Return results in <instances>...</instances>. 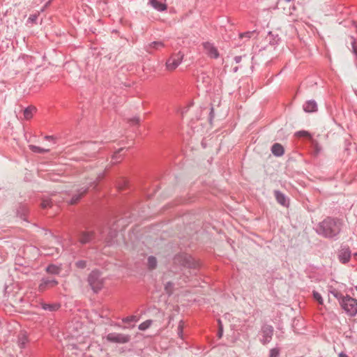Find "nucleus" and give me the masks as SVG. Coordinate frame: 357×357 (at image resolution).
I'll return each mask as SVG.
<instances>
[{
    "label": "nucleus",
    "instance_id": "f257e3e1",
    "mask_svg": "<svg viewBox=\"0 0 357 357\" xmlns=\"http://www.w3.org/2000/svg\"><path fill=\"white\" fill-rule=\"evenodd\" d=\"M342 221L340 219L326 217L315 227V231L319 236L326 238L336 240L342 231Z\"/></svg>",
    "mask_w": 357,
    "mask_h": 357
},
{
    "label": "nucleus",
    "instance_id": "f03ea898",
    "mask_svg": "<svg viewBox=\"0 0 357 357\" xmlns=\"http://www.w3.org/2000/svg\"><path fill=\"white\" fill-rule=\"evenodd\" d=\"M331 293L336 298L341 307L350 317L357 314V300L347 295L344 296L337 290L331 291Z\"/></svg>",
    "mask_w": 357,
    "mask_h": 357
},
{
    "label": "nucleus",
    "instance_id": "7ed1b4c3",
    "mask_svg": "<svg viewBox=\"0 0 357 357\" xmlns=\"http://www.w3.org/2000/svg\"><path fill=\"white\" fill-rule=\"evenodd\" d=\"M174 264L194 270L199 267V263L191 255L186 253L176 255L174 257Z\"/></svg>",
    "mask_w": 357,
    "mask_h": 357
},
{
    "label": "nucleus",
    "instance_id": "20e7f679",
    "mask_svg": "<svg viewBox=\"0 0 357 357\" xmlns=\"http://www.w3.org/2000/svg\"><path fill=\"white\" fill-rule=\"evenodd\" d=\"M183 56L181 52L173 54L166 61V68L170 71L175 70L181 63Z\"/></svg>",
    "mask_w": 357,
    "mask_h": 357
},
{
    "label": "nucleus",
    "instance_id": "39448f33",
    "mask_svg": "<svg viewBox=\"0 0 357 357\" xmlns=\"http://www.w3.org/2000/svg\"><path fill=\"white\" fill-rule=\"evenodd\" d=\"M98 271H93L88 277V282L94 292L97 293L102 288V281Z\"/></svg>",
    "mask_w": 357,
    "mask_h": 357
},
{
    "label": "nucleus",
    "instance_id": "423d86ee",
    "mask_svg": "<svg viewBox=\"0 0 357 357\" xmlns=\"http://www.w3.org/2000/svg\"><path fill=\"white\" fill-rule=\"evenodd\" d=\"M261 338L260 342L262 344L266 345L268 344L273 335L274 328L271 325L264 324L261 328Z\"/></svg>",
    "mask_w": 357,
    "mask_h": 357
},
{
    "label": "nucleus",
    "instance_id": "0eeeda50",
    "mask_svg": "<svg viewBox=\"0 0 357 357\" xmlns=\"http://www.w3.org/2000/svg\"><path fill=\"white\" fill-rule=\"evenodd\" d=\"M106 339L109 342L125 344L130 340V335L118 333H110L107 334Z\"/></svg>",
    "mask_w": 357,
    "mask_h": 357
},
{
    "label": "nucleus",
    "instance_id": "6e6552de",
    "mask_svg": "<svg viewBox=\"0 0 357 357\" xmlns=\"http://www.w3.org/2000/svg\"><path fill=\"white\" fill-rule=\"evenodd\" d=\"M97 185L96 181L90 182L87 186H84L77 190L76 194H75L70 199L69 203L70 204H75L81 199V197L89 190L90 188H95Z\"/></svg>",
    "mask_w": 357,
    "mask_h": 357
},
{
    "label": "nucleus",
    "instance_id": "1a4fd4ad",
    "mask_svg": "<svg viewBox=\"0 0 357 357\" xmlns=\"http://www.w3.org/2000/svg\"><path fill=\"white\" fill-rule=\"evenodd\" d=\"M58 283V281L53 278L43 277L40 280V282L38 285V290L39 291L43 292L49 288L56 286Z\"/></svg>",
    "mask_w": 357,
    "mask_h": 357
},
{
    "label": "nucleus",
    "instance_id": "9d476101",
    "mask_svg": "<svg viewBox=\"0 0 357 357\" xmlns=\"http://www.w3.org/2000/svg\"><path fill=\"white\" fill-rule=\"evenodd\" d=\"M204 50L207 54L211 59H218L220 56L218 49L214 45L209 42H205L203 43Z\"/></svg>",
    "mask_w": 357,
    "mask_h": 357
},
{
    "label": "nucleus",
    "instance_id": "9b49d317",
    "mask_svg": "<svg viewBox=\"0 0 357 357\" xmlns=\"http://www.w3.org/2000/svg\"><path fill=\"white\" fill-rule=\"evenodd\" d=\"M79 242L81 244H86L92 242L95 238L93 231H81L78 234Z\"/></svg>",
    "mask_w": 357,
    "mask_h": 357
},
{
    "label": "nucleus",
    "instance_id": "f8f14e48",
    "mask_svg": "<svg viewBox=\"0 0 357 357\" xmlns=\"http://www.w3.org/2000/svg\"><path fill=\"white\" fill-rule=\"evenodd\" d=\"M100 144L97 142H89L85 144V149L89 152L88 154L90 156H95L100 149Z\"/></svg>",
    "mask_w": 357,
    "mask_h": 357
},
{
    "label": "nucleus",
    "instance_id": "ddd939ff",
    "mask_svg": "<svg viewBox=\"0 0 357 357\" xmlns=\"http://www.w3.org/2000/svg\"><path fill=\"white\" fill-rule=\"evenodd\" d=\"M274 195L278 204L285 207L289 206V199L284 193H282L280 190H275Z\"/></svg>",
    "mask_w": 357,
    "mask_h": 357
},
{
    "label": "nucleus",
    "instance_id": "4468645a",
    "mask_svg": "<svg viewBox=\"0 0 357 357\" xmlns=\"http://www.w3.org/2000/svg\"><path fill=\"white\" fill-rule=\"evenodd\" d=\"M340 261L342 264L347 263L351 258V251L349 248H342L338 255Z\"/></svg>",
    "mask_w": 357,
    "mask_h": 357
},
{
    "label": "nucleus",
    "instance_id": "2eb2a0df",
    "mask_svg": "<svg viewBox=\"0 0 357 357\" xmlns=\"http://www.w3.org/2000/svg\"><path fill=\"white\" fill-rule=\"evenodd\" d=\"M271 153L276 157H281L284 153V147L279 143H275L271 146Z\"/></svg>",
    "mask_w": 357,
    "mask_h": 357
},
{
    "label": "nucleus",
    "instance_id": "dca6fc26",
    "mask_svg": "<svg viewBox=\"0 0 357 357\" xmlns=\"http://www.w3.org/2000/svg\"><path fill=\"white\" fill-rule=\"evenodd\" d=\"M165 47V44L162 41H153L146 46V50L149 53H153V50H160Z\"/></svg>",
    "mask_w": 357,
    "mask_h": 357
},
{
    "label": "nucleus",
    "instance_id": "f3484780",
    "mask_svg": "<svg viewBox=\"0 0 357 357\" xmlns=\"http://www.w3.org/2000/svg\"><path fill=\"white\" fill-rule=\"evenodd\" d=\"M303 107L305 112H314L317 110V104L315 100H310L305 102Z\"/></svg>",
    "mask_w": 357,
    "mask_h": 357
},
{
    "label": "nucleus",
    "instance_id": "a211bd4d",
    "mask_svg": "<svg viewBox=\"0 0 357 357\" xmlns=\"http://www.w3.org/2000/svg\"><path fill=\"white\" fill-rule=\"evenodd\" d=\"M149 3L154 9L160 12L165 11L167 8L166 3L158 0H149Z\"/></svg>",
    "mask_w": 357,
    "mask_h": 357
},
{
    "label": "nucleus",
    "instance_id": "6ab92c4d",
    "mask_svg": "<svg viewBox=\"0 0 357 357\" xmlns=\"http://www.w3.org/2000/svg\"><path fill=\"white\" fill-rule=\"evenodd\" d=\"M40 305H41V307L43 310L50 311V312H56L61 307V305L59 303H41Z\"/></svg>",
    "mask_w": 357,
    "mask_h": 357
},
{
    "label": "nucleus",
    "instance_id": "aec40b11",
    "mask_svg": "<svg viewBox=\"0 0 357 357\" xmlns=\"http://www.w3.org/2000/svg\"><path fill=\"white\" fill-rule=\"evenodd\" d=\"M45 271L49 274L56 275L60 274L62 268L61 265L50 264L46 267Z\"/></svg>",
    "mask_w": 357,
    "mask_h": 357
},
{
    "label": "nucleus",
    "instance_id": "412c9836",
    "mask_svg": "<svg viewBox=\"0 0 357 357\" xmlns=\"http://www.w3.org/2000/svg\"><path fill=\"white\" fill-rule=\"evenodd\" d=\"M117 236V231L116 229H111L108 236H107L105 241L108 246L112 245L114 243V239Z\"/></svg>",
    "mask_w": 357,
    "mask_h": 357
},
{
    "label": "nucleus",
    "instance_id": "4be33fe9",
    "mask_svg": "<svg viewBox=\"0 0 357 357\" xmlns=\"http://www.w3.org/2000/svg\"><path fill=\"white\" fill-rule=\"evenodd\" d=\"M36 112V108L34 106H29L24 110V116L27 120L31 119Z\"/></svg>",
    "mask_w": 357,
    "mask_h": 357
},
{
    "label": "nucleus",
    "instance_id": "5701e85b",
    "mask_svg": "<svg viewBox=\"0 0 357 357\" xmlns=\"http://www.w3.org/2000/svg\"><path fill=\"white\" fill-rule=\"evenodd\" d=\"M321 150H322L321 146L319 144V143L315 140H312V154L314 157H317L319 155Z\"/></svg>",
    "mask_w": 357,
    "mask_h": 357
},
{
    "label": "nucleus",
    "instance_id": "b1692460",
    "mask_svg": "<svg viewBox=\"0 0 357 357\" xmlns=\"http://www.w3.org/2000/svg\"><path fill=\"white\" fill-rule=\"evenodd\" d=\"M28 342V337L26 333H21L18 336L17 344L21 349H24Z\"/></svg>",
    "mask_w": 357,
    "mask_h": 357
},
{
    "label": "nucleus",
    "instance_id": "393cba45",
    "mask_svg": "<svg viewBox=\"0 0 357 357\" xmlns=\"http://www.w3.org/2000/svg\"><path fill=\"white\" fill-rule=\"evenodd\" d=\"M54 202H55V200H54L52 198L44 197L42 199L40 206L43 209L47 208L52 206Z\"/></svg>",
    "mask_w": 357,
    "mask_h": 357
},
{
    "label": "nucleus",
    "instance_id": "a878e982",
    "mask_svg": "<svg viewBox=\"0 0 357 357\" xmlns=\"http://www.w3.org/2000/svg\"><path fill=\"white\" fill-rule=\"evenodd\" d=\"M147 265L149 269L153 270L155 269L157 266V259L153 256H150L148 257Z\"/></svg>",
    "mask_w": 357,
    "mask_h": 357
},
{
    "label": "nucleus",
    "instance_id": "bb28decb",
    "mask_svg": "<svg viewBox=\"0 0 357 357\" xmlns=\"http://www.w3.org/2000/svg\"><path fill=\"white\" fill-rule=\"evenodd\" d=\"M29 147H30V149L33 152L38 153H47L49 151V149H45L41 148L40 146H35V145H30Z\"/></svg>",
    "mask_w": 357,
    "mask_h": 357
},
{
    "label": "nucleus",
    "instance_id": "cd10ccee",
    "mask_svg": "<svg viewBox=\"0 0 357 357\" xmlns=\"http://www.w3.org/2000/svg\"><path fill=\"white\" fill-rule=\"evenodd\" d=\"M152 322H153L152 320L148 319V320L141 323L138 326L139 330L146 331L151 326Z\"/></svg>",
    "mask_w": 357,
    "mask_h": 357
},
{
    "label": "nucleus",
    "instance_id": "c85d7f7f",
    "mask_svg": "<svg viewBox=\"0 0 357 357\" xmlns=\"http://www.w3.org/2000/svg\"><path fill=\"white\" fill-rule=\"evenodd\" d=\"M125 149L124 148H121L119 149L116 153H114V155H112V162L113 163H117L119 162V159H121V156L120 155L121 152H122Z\"/></svg>",
    "mask_w": 357,
    "mask_h": 357
},
{
    "label": "nucleus",
    "instance_id": "c756f323",
    "mask_svg": "<svg viewBox=\"0 0 357 357\" xmlns=\"http://www.w3.org/2000/svg\"><path fill=\"white\" fill-rule=\"evenodd\" d=\"M177 335L181 339L183 340V321L181 320L179 321L177 327Z\"/></svg>",
    "mask_w": 357,
    "mask_h": 357
},
{
    "label": "nucleus",
    "instance_id": "7c9ffc66",
    "mask_svg": "<svg viewBox=\"0 0 357 357\" xmlns=\"http://www.w3.org/2000/svg\"><path fill=\"white\" fill-rule=\"evenodd\" d=\"M173 289H174V283L173 282H168L165 284V292L168 295H171L173 293Z\"/></svg>",
    "mask_w": 357,
    "mask_h": 357
},
{
    "label": "nucleus",
    "instance_id": "2f4dec72",
    "mask_svg": "<svg viewBox=\"0 0 357 357\" xmlns=\"http://www.w3.org/2000/svg\"><path fill=\"white\" fill-rule=\"evenodd\" d=\"M122 321L126 324H129L131 322H136V321H137V318L136 316L132 315V316H129V317L123 318Z\"/></svg>",
    "mask_w": 357,
    "mask_h": 357
},
{
    "label": "nucleus",
    "instance_id": "473e14b6",
    "mask_svg": "<svg viewBox=\"0 0 357 357\" xmlns=\"http://www.w3.org/2000/svg\"><path fill=\"white\" fill-rule=\"evenodd\" d=\"M280 352V351L278 347L273 348L269 351V357H279Z\"/></svg>",
    "mask_w": 357,
    "mask_h": 357
},
{
    "label": "nucleus",
    "instance_id": "72a5a7b5",
    "mask_svg": "<svg viewBox=\"0 0 357 357\" xmlns=\"http://www.w3.org/2000/svg\"><path fill=\"white\" fill-rule=\"evenodd\" d=\"M313 298L321 305L323 304L324 303V300L321 296V294L316 291H313Z\"/></svg>",
    "mask_w": 357,
    "mask_h": 357
},
{
    "label": "nucleus",
    "instance_id": "f704fd0d",
    "mask_svg": "<svg viewBox=\"0 0 357 357\" xmlns=\"http://www.w3.org/2000/svg\"><path fill=\"white\" fill-rule=\"evenodd\" d=\"M218 338H221L223 335V325L222 321L219 319H218Z\"/></svg>",
    "mask_w": 357,
    "mask_h": 357
},
{
    "label": "nucleus",
    "instance_id": "c9c22d12",
    "mask_svg": "<svg viewBox=\"0 0 357 357\" xmlns=\"http://www.w3.org/2000/svg\"><path fill=\"white\" fill-rule=\"evenodd\" d=\"M255 31H246V32H244V33H240L239 35V37L241 38H250L252 35L255 33Z\"/></svg>",
    "mask_w": 357,
    "mask_h": 357
},
{
    "label": "nucleus",
    "instance_id": "e433bc0d",
    "mask_svg": "<svg viewBox=\"0 0 357 357\" xmlns=\"http://www.w3.org/2000/svg\"><path fill=\"white\" fill-rule=\"evenodd\" d=\"M75 264L79 268H84L86 266V261L84 260H79L77 261Z\"/></svg>",
    "mask_w": 357,
    "mask_h": 357
},
{
    "label": "nucleus",
    "instance_id": "4c0bfd02",
    "mask_svg": "<svg viewBox=\"0 0 357 357\" xmlns=\"http://www.w3.org/2000/svg\"><path fill=\"white\" fill-rule=\"evenodd\" d=\"M140 119L139 116H135L130 119H129V123L130 125H137L139 123Z\"/></svg>",
    "mask_w": 357,
    "mask_h": 357
},
{
    "label": "nucleus",
    "instance_id": "58836bf2",
    "mask_svg": "<svg viewBox=\"0 0 357 357\" xmlns=\"http://www.w3.org/2000/svg\"><path fill=\"white\" fill-rule=\"evenodd\" d=\"M296 135L299 137H309L310 134L308 132L305 130L298 131L296 132Z\"/></svg>",
    "mask_w": 357,
    "mask_h": 357
},
{
    "label": "nucleus",
    "instance_id": "ea45409f",
    "mask_svg": "<svg viewBox=\"0 0 357 357\" xmlns=\"http://www.w3.org/2000/svg\"><path fill=\"white\" fill-rule=\"evenodd\" d=\"M202 79L204 82H208L209 77L205 73H202L200 76L198 77V79Z\"/></svg>",
    "mask_w": 357,
    "mask_h": 357
},
{
    "label": "nucleus",
    "instance_id": "a19ab883",
    "mask_svg": "<svg viewBox=\"0 0 357 357\" xmlns=\"http://www.w3.org/2000/svg\"><path fill=\"white\" fill-rule=\"evenodd\" d=\"M38 19V15L34 14V15H31L29 18H28V22H36V20Z\"/></svg>",
    "mask_w": 357,
    "mask_h": 357
},
{
    "label": "nucleus",
    "instance_id": "79ce46f5",
    "mask_svg": "<svg viewBox=\"0 0 357 357\" xmlns=\"http://www.w3.org/2000/svg\"><path fill=\"white\" fill-rule=\"evenodd\" d=\"M351 46H352V49H353V53L356 55V56L357 58V47L356 45V41L354 38H353V40L351 41Z\"/></svg>",
    "mask_w": 357,
    "mask_h": 357
},
{
    "label": "nucleus",
    "instance_id": "37998d69",
    "mask_svg": "<svg viewBox=\"0 0 357 357\" xmlns=\"http://www.w3.org/2000/svg\"><path fill=\"white\" fill-rule=\"evenodd\" d=\"M214 118V109L213 107L211 108L210 114H209V121L211 123L213 119Z\"/></svg>",
    "mask_w": 357,
    "mask_h": 357
},
{
    "label": "nucleus",
    "instance_id": "c03bdc74",
    "mask_svg": "<svg viewBox=\"0 0 357 357\" xmlns=\"http://www.w3.org/2000/svg\"><path fill=\"white\" fill-rule=\"evenodd\" d=\"M241 59H242V56H236L234 58V60L235 61V62L236 63H238L241 61Z\"/></svg>",
    "mask_w": 357,
    "mask_h": 357
},
{
    "label": "nucleus",
    "instance_id": "a18cd8bd",
    "mask_svg": "<svg viewBox=\"0 0 357 357\" xmlns=\"http://www.w3.org/2000/svg\"><path fill=\"white\" fill-rule=\"evenodd\" d=\"M338 357H349L348 355L344 352H340Z\"/></svg>",
    "mask_w": 357,
    "mask_h": 357
},
{
    "label": "nucleus",
    "instance_id": "49530a36",
    "mask_svg": "<svg viewBox=\"0 0 357 357\" xmlns=\"http://www.w3.org/2000/svg\"><path fill=\"white\" fill-rule=\"evenodd\" d=\"M45 139L46 140H52V139H54V137H53V136H51V135H46V136L45 137Z\"/></svg>",
    "mask_w": 357,
    "mask_h": 357
},
{
    "label": "nucleus",
    "instance_id": "de8ad7c7",
    "mask_svg": "<svg viewBox=\"0 0 357 357\" xmlns=\"http://www.w3.org/2000/svg\"><path fill=\"white\" fill-rule=\"evenodd\" d=\"M50 3V1H49L48 2H47L45 6H44V8L42 10H44L45 8H46Z\"/></svg>",
    "mask_w": 357,
    "mask_h": 357
},
{
    "label": "nucleus",
    "instance_id": "09e8293b",
    "mask_svg": "<svg viewBox=\"0 0 357 357\" xmlns=\"http://www.w3.org/2000/svg\"><path fill=\"white\" fill-rule=\"evenodd\" d=\"M22 209L24 211H26V208H25L24 206H22Z\"/></svg>",
    "mask_w": 357,
    "mask_h": 357
},
{
    "label": "nucleus",
    "instance_id": "8fccbe9b",
    "mask_svg": "<svg viewBox=\"0 0 357 357\" xmlns=\"http://www.w3.org/2000/svg\"><path fill=\"white\" fill-rule=\"evenodd\" d=\"M237 70H238V68H237V67H236V68H234V72H236V71H237Z\"/></svg>",
    "mask_w": 357,
    "mask_h": 357
},
{
    "label": "nucleus",
    "instance_id": "3c124183",
    "mask_svg": "<svg viewBox=\"0 0 357 357\" xmlns=\"http://www.w3.org/2000/svg\"><path fill=\"white\" fill-rule=\"evenodd\" d=\"M285 1H288V2H289V1H291V0H285Z\"/></svg>",
    "mask_w": 357,
    "mask_h": 357
},
{
    "label": "nucleus",
    "instance_id": "603ef678",
    "mask_svg": "<svg viewBox=\"0 0 357 357\" xmlns=\"http://www.w3.org/2000/svg\"><path fill=\"white\" fill-rule=\"evenodd\" d=\"M356 290L357 291V286L355 287Z\"/></svg>",
    "mask_w": 357,
    "mask_h": 357
}]
</instances>
